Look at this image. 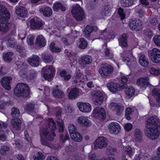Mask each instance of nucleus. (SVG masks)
Returning a JSON list of instances; mask_svg holds the SVG:
<instances>
[{"label":"nucleus","instance_id":"1","mask_svg":"<svg viewBox=\"0 0 160 160\" xmlns=\"http://www.w3.org/2000/svg\"><path fill=\"white\" fill-rule=\"evenodd\" d=\"M48 124L45 127H41L39 130L40 141L42 145L49 147L51 141L53 140L56 135L54 131L56 129L55 123L52 119H49Z\"/></svg>","mask_w":160,"mask_h":160},{"label":"nucleus","instance_id":"2","mask_svg":"<svg viewBox=\"0 0 160 160\" xmlns=\"http://www.w3.org/2000/svg\"><path fill=\"white\" fill-rule=\"evenodd\" d=\"M160 125V120L156 116L149 118L147 121L144 130L145 135L152 140L157 139L159 135Z\"/></svg>","mask_w":160,"mask_h":160},{"label":"nucleus","instance_id":"3","mask_svg":"<svg viewBox=\"0 0 160 160\" xmlns=\"http://www.w3.org/2000/svg\"><path fill=\"white\" fill-rule=\"evenodd\" d=\"M15 95L18 97H28L29 94V89L28 85L23 83L18 84L14 89Z\"/></svg>","mask_w":160,"mask_h":160},{"label":"nucleus","instance_id":"4","mask_svg":"<svg viewBox=\"0 0 160 160\" xmlns=\"http://www.w3.org/2000/svg\"><path fill=\"white\" fill-rule=\"evenodd\" d=\"M71 12L73 16L78 21H81L85 18L83 9L78 4L73 6Z\"/></svg>","mask_w":160,"mask_h":160},{"label":"nucleus","instance_id":"5","mask_svg":"<svg viewBox=\"0 0 160 160\" xmlns=\"http://www.w3.org/2000/svg\"><path fill=\"white\" fill-rule=\"evenodd\" d=\"M113 68L107 64H103L101 65V68L99 69V73L103 78H106L109 76L113 72Z\"/></svg>","mask_w":160,"mask_h":160},{"label":"nucleus","instance_id":"6","mask_svg":"<svg viewBox=\"0 0 160 160\" xmlns=\"http://www.w3.org/2000/svg\"><path fill=\"white\" fill-rule=\"evenodd\" d=\"M42 72H44V78L49 81L53 78V74L55 72V69L51 66H47L42 68Z\"/></svg>","mask_w":160,"mask_h":160},{"label":"nucleus","instance_id":"7","mask_svg":"<svg viewBox=\"0 0 160 160\" xmlns=\"http://www.w3.org/2000/svg\"><path fill=\"white\" fill-rule=\"evenodd\" d=\"M148 56L151 60L154 63L160 62V50L154 48L148 52Z\"/></svg>","mask_w":160,"mask_h":160},{"label":"nucleus","instance_id":"8","mask_svg":"<svg viewBox=\"0 0 160 160\" xmlns=\"http://www.w3.org/2000/svg\"><path fill=\"white\" fill-rule=\"evenodd\" d=\"M91 95L95 99L94 103L96 105H101L103 100L104 97L102 93L98 90H93L91 92Z\"/></svg>","mask_w":160,"mask_h":160},{"label":"nucleus","instance_id":"9","mask_svg":"<svg viewBox=\"0 0 160 160\" xmlns=\"http://www.w3.org/2000/svg\"><path fill=\"white\" fill-rule=\"evenodd\" d=\"M93 115L94 118L103 121L106 118V112L103 108L97 107L93 111Z\"/></svg>","mask_w":160,"mask_h":160},{"label":"nucleus","instance_id":"10","mask_svg":"<svg viewBox=\"0 0 160 160\" xmlns=\"http://www.w3.org/2000/svg\"><path fill=\"white\" fill-rule=\"evenodd\" d=\"M108 140L104 137H99L97 138L94 143V149H102L107 147L108 145Z\"/></svg>","mask_w":160,"mask_h":160},{"label":"nucleus","instance_id":"11","mask_svg":"<svg viewBox=\"0 0 160 160\" xmlns=\"http://www.w3.org/2000/svg\"><path fill=\"white\" fill-rule=\"evenodd\" d=\"M108 128L110 132L115 134H117L121 130L119 125L116 122L110 123L108 125Z\"/></svg>","mask_w":160,"mask_h":160},{"label":"nucleus","instance_id":"12","mask_svg":"<svg viewBox=\"0 0 160 160\" xmlns=\"http://www.w3.org/2000/svg\"><path fill=\"white\" fill-rule=\"evenodd\" d=\"M77 105L80 110L82 112H88L91 110V106L88 103L78 102Z\"/></svg>","mask_w":160,"mask_h":160},{"label":"nucleus","instance_id":"13","mask_svg":"<svg viewBox=\"0 0 160 160\" xmlns=\"http://www.w3.org/2000/svg\"><path fill=\"white\" fill-rule=\"evenodd\" d=\"M12 80L11 77H4L1 79V82L2 86L6 90H9L11 89L10 82Z\"/></svg>","mask_w":160,"mask_h":160},{"label":"nucleus","instance_id":"14","mask_svg":"<svg viewBox=\"0 0 160 160\" xmlns=\"http://www.w3.org/2000/svg\"><path fill=\"white\" fill-rule=\"evenodd\" d=\"M92 62V58L89 55H86L81 57L78 60L79 64L83 67L90 64Z\"/></svg>","mask_w":160,"mask_h":160},{"label":"nucleus","instance_id":"15","mask_svg":"<svg viewBox=\"0 0 160 160\" xmlns=\"http://www.w3.org/2000/svg\"><path fill=\"white\" fill-rule=\"evenodd\" d=\"M16 14L22 18H25L28 15V12L26 8L23 7L19 6L17 7L16 9Z\"/></svg>","mask_w":160,"mask_h":160},{"label":"nucleus","instance_id":"16","mask_svg":"<svg viewBox=\"0 0 160 160\" xmlns=\"http://www.w3.org/2000/svg\"><path fill=\"white\" fill-rule=\"evenodd\" d=\"M58 130L60 132H63L62 133H61L60 136V141L64 143L65 141L68 139L69 138V136L65 132H64V127L63 125L60 124L59 125V128Z\"/></svg>","mask_w":160,"mask_h":160},{"label":"nucleus","instance_id":"17","mask_svg":"<svg viewBox=\"0 0 160 160\" xmlns=\"http://www.w3.org/2000/svg\"><path fill=\"white\" fill-rule=\"evenodd\" d=\"M39 58L37 55H32L28 58V63L33 67H37L40 64Z\"/></svg>","mask_w":160,"mask_h":160},{"label":"nucleus","instance_id":"18","mask_svg":"<svg viewBox=\"0 0 160 160\" xmlns=\"http://www.w3.org/2000/svg\"><path fill=\"white\" fill-rule=\"evenodd\" d=\"M141 22L139 21L136 19H132L129 24V26L130 29L132 31H138L139 30V27L141 26Z\"/></svg>","mask_w":160,"mask_h":160},{"label":"nucleus","instance_id":"19","mask_svg":"<svg viewBox=\"0 0 160 160\" xmlns=\"http://www.w3.org/2000/svg\"><path fill=\"white\" fill-rule=\"evenodd\" d=\"M148 81L149 78L147 77L140 78L137 80V83L138 85H140L141 87L145 88L151 85Z\"/></svg>","mask_w":160,"mask_h":160},{"label":"nucleus","instance_id":"20","mask_svg":"<svg viewBox=\"0 0 160 160\" xmlns=\"http://www.w3.org/2000/svg\"><path fill=\"white\" fill-rule=\"evenodd\" d=\"M152 94L157 101V103L155 105V106L158 107H160V90L155 88L152 90Z\"/></svg>","mask_w":160,"mask_h":160},{"label":"nucleus","instance_id":"21","mask_svg":"<svg viewBox=\"0 0 160 160\" xmlns=\"http://www.w3.org/2000/svg\"><path fill=\"white\" fill-rule=\"evenodd\" d=\"M79 93V91L78 88H72L69 93V98L71 99H75L78 97Z\"/></svg>","mask_w":160,"mask_h":160},{"label":"nucleus","instance_id":"22","mask_svg":"<svg viewBox=\"0 0 160 160\" xmlns=\"http://www.w3.org/2000/svg\"><path fill=\"white\" fill-rule=\"evenodd\" d=\"M97 30V28L95 26L92 27L90 25H88L84 31V33L85 36L87 38L89 37L91 35V33L93 31L96 32Z\"/></svg>","mask_w":160,"mask_h":160},{"label":"nucleus","instance_id":"23","mask_svg":"<svg viewBox=\"0 0 160 160\" xmlns=\"http://www.w3.org/2000/svg\"><path fill=\"white\" fill-rule=\"evenodd\" d=\"M0 16L7 18H9L10 17V14L7 8L1 4H0Z\"/></svg>","mask_w":160,"mask_h":160},{"label":"nucleus","instance_id":"24","mask_svg":"<svg viewBox=\"0 0 160 160\" xmlns=\"http://www.w3.org/2000/svg\"><path fill=\"white\" fill-rule=\"evenodd\" d=\"M0 16L7 18H9L10 17V14L7 8L1 4H0Z\"/></svg>","mask_w":160,"mask_h":160},{"label":"nucleus","instance_id":"25","mask_svg":"<svg viewBox=\"0 0 160 160\" xmlns=\"http://www.w3.org/2000/svg\"><path fill=\"white\" fill-rule=\"evenodd\" d=\"M111 105L114 108L117 115H121L124 111V107L122 105H119L115 103H112L111 104Z\"/></svg>","mask_w":160,"mask_h":160},{"label":"nucleus","instance_id":"26","mask_svg":"<svg viewBox=\"0 0 160 160\" xmlns=\"http://www.w3.org/2000/svg\"><path fill=\"white\" fill-rule=\"evenodd\" d=\"M25 111L29 114L32 115L33 112H36L38 110L35 108L34 104L32 103H29L24 108Z\"/></svg>","mask_w":160,"mask_h":160},{"label":"nucleus","instance_id":"27","mask_svg":"<svg viewBox=\"0 0 160 160\" xmlns=\"http://www.w3.org/2000/svg\"><path fill=\"white\" fill-rule=\"evenodd\" d=\"M107 87L109 90L113 93H115L118 90L119 85L113 82H111L107 84Z\"/></svg>","mask_w":160,"mask_h":160},{"label":"nucleus","instance_id":"28","mask_svg":"<svg viewBox=\"0 0 160 160\" xmlns=\"http://www.w3.org/2000/svg\"><path fill=\"white\" fill-rule=\"evenodd\" d=\"M30 22L32 28L33 29H38L40 28L42 25V23L41 21L35 20L33 18L30 20Z\"/></svg>","mask_w":160,"mask_h":160},{"label":"nucleus","instance_id":"29","mask_svg":"<svg viewBox=\"0 0 160 160\" xmlns=\"http://www.w3.org/2000/svg\"><path fill=\"white\" fill-rule=\"evenodd\" d=\"M77 120L78 123L84 126L89 127L91 125L90 121L85 117H80L78 118Z\"/></svg>","mask_w":160,"mask_h":160},{"label":"nucleus","instance_id":"30","mask_svg":"<svg viewBox=\"0 0 160 160\" xmlns=\"http://www.w3.org/2000/svg\"><path fill=\"white\" fill-rule=\"evenodd\" d=\"M139 61L140 64L143 67H146L149 64L148 59L143 54L140 57Z\"/></svg>","mask_w":160,"mask_h":160},{"label":"nucleus","instance_id":"31","mask_svg":"<svg viewBox=\"0 0 160 160\" xmlns=\"http://www.w3.org/2000/svg\"><path fill=\"white\" fill-rule=\"evenodd\" d=\"M128 38V36L126 34H123L119 39V45L122 47H125L128 46L127 42Z\"/></svg>","mask_w":160,"mask_h":160},{"label":"nucleus","instance_id":"32","mask_svg":"<svg viewBox=\"0 0 160 160\" xmlns=\"http://www.w3.org/2000/svg\"><path fill=\"white\" fill-rule=\"evenodd\" d=\"M52 94L53 96L57 98H62L65 96L64 92L57 88L53 89Z\"/></svg>","mask_w":160,"mask_h":160},{"label":"nucleus","instance_id":"33","mask_svg":"<svg viewBox=\"0 0 160 160\" xmlns=\"http://www.w3.org/2000/svg\"><path fill=\"white\" fill-rule=\"evenodd\" d=\"M13 128L16 130H19L21 128V120L17 118H15L12 119L11 121Z\"/></svg>","mask_w":160,"mask_h":160},{"label":"nucleus","instance_id":"34","mask_svg":"<svg viewBox=\"0 0 160 160\" xmlns=\"http://www.w3.org/2000/svg\"><path fill=\"white\" fill-rule=\"evenodd\" d=\"M46 43V40L42 35L38 36L37 38L36 44L40 47H44Z\"/></svg>","mask_w":160,"mask_h":160},{"label":"nucleus","instance_id":"35","mask_svg":"<svg viewBox=\"0 0 160 160\" xmlns=\"http://www.w3.org/2000/svg\"><path fill=\"white\" fill-rule=\"evenodd\" d=\"M42 58L43 61L46 63H50L53 59V57L51 55L46 53L42 54Z\"/></svg>","mask_w":160,"mask_h":160},{"label":"nucleus","instance_id":"36","mask_svg":"<svg viewBox=\"0 0 160 160\" xmlns=\"http://www.w3.org/2000/svg\"><path fill=\"white\" fill-rule=\"evenodd\" d=\"M39 11L42 13L44 16L47 17L50 16L52 13L51 8L48 7H47L44 9L41 8L39 9Z\"/></svg>","mask_w":160,"mask_h":160},{"label":"nucleus","instance_id":"37","mask_svg":"<svg viewBox=\"0 0 160 160\" xmlns=\"http://www.w3.org/2000/svg\"><path fill=\"white\" fill-rule=\"evenodd\" d=\"M72 139L76 142H80L82 140V137L80 134L77 132H75L71 134L70 136Z\"/></svg>","mask_w":160,"mask_h":160},{"label":"nucleus","instance_id":"38","mask_svg":"<svg viewBox=\"0 0 160 160\" xmlns=\"http://www.w3.org/2000/svg\"><path fill=\"white\" fill-rule=\"evenodd\" d=\"M134 136L135 140L138 142H139L142 138V132L139 128H137L134 131Z\"/></svg>","mask_w":160,"mask_h":160},{"label":"nucleus","instance_id":"39","mask_svg":"<svg viewBox=\"0 0 160 160\" xmlns=\"http://www.w3.org/2000/svg\"><path fill=\"white\" fill-rule=\"evenodd\" d=\"M53 8L54 10L56 11H57L59 10H61L62 11L64 12L66 10L65 7L59 2L55 3L53 4Z\"/></svg>","mask_w":160,"mask_h":160},{"label":"nucleus","instance_id":"40","mask_svg":"<svg viewBox=\"0 0 160 160\" xmlns=\"http://www.w3.org/2000/svg\"><path fill=\"white\" fill-rule=\"evenodd\" d=\"M123 150L125 151L126 154H127L130 158L132 157L133 152L132 148L129 146H127L126 147H123Z\"/></svg>","mask_w":160,"mask_h":160},{"label":"nucleus","instance_id":"41","mask_svg":"<svg viewBox=\"0 0 160 160\" xmlns=\"http://www.w3.org/2000/svg\"><path fill=\"white\" fill-rule=\"evenodd\" d=\"M125 92L126 95L128 97V98H130L134 95L135 90L133 88L131 87L126 88Z\"/></svg>","mask_w":160,"mask_h":160},{"label":"nucleus","instance_id":"42","mask_svg":"<svg viewBox=\"0 0 160 160\" xmlns=\"http://www.w3.org/2000/svg\"><path fill=\"white\" fill-rule=\"evenodd\" d=\"M120 2L122 6L125 7H129L133 4V0H121Z\"/></svg>","mask_w":160,"mask_h":160},{"label":"nucleus","instance_id":"43","mask_svg":"<svg viewBox=\"0 0 160 160\" xmlns=\"http://www.w3.org/2000/svg\"><path fill=\"white\" fill-rule=\"evenodd\" d=\"M107 152L108 155H114L116 153H117V150L115 148L108 146L107 148Z\"/></svg>","mask_w":160,"mask_h":160},{"label":"nucleus","instance_id":"44","mask_svg":"<svg viewBox=\"0 0 160 160\" xmlns=\"http://www.w3.org/2000/svg\"><path fill=\"white\" fill-rule=\"evenodd\" d=\"M149 71L151 74L154 76H158L160 74V70L153 67L150 68Z\"/></svg>","mask_w":160,"mask_h":160},{"label":"nucleus","instance_id":"45","mask_svg":"<svg viewBox=\"0 0 160 160\" xmlns=\"http://www.w3.org/2000/svg\"><path fill=\"white\" fill-rule=\"evenodd\" d=\"M11 110V115L13 117L17 118V117H19L20 116V112L17 108H12Z\"/></svg>","mask_w":160,"mask_h":160},{"label":"nucleus","instance_id":"46","mask_svg":"<svg viewBox=\"0 0 160 160\" xmlns=\"http://www.w3.org/2000/svg\"><path fill=\"white\" fill-rule=\"evenodd\" d=\"M55 44L54 42H52L49 46V48L52 52H59L61 49L55 46Z\"/></svg>","mask_w":160,"mask_h":160},{"label":"nucleus","instance_id":"47","mask_svg":"<svg viewBox=\"0 0 160 160\" xmlns=\"http://www.w3.org/2000/svg\"><path fill=\"white\" fill-rule=\"evenodd\" d=\"M12 53L11 52H7L3 54V58L4 60L7 62H10L12 59Z\"/></svg>","mask_w":160,"mask_h":160},{"label":"nucleus","instance_id":"48","mask_svg":"<svg viewBox=\"0 0 160 160\" xmlns=\"http://www.w3.org/2000/svg\"><path fill=\"white\" fill-rule=\"evenodd\" d=\"M17 50L20 54V55L23 57H25L26 55V50L24 48L18 45L17 47Z\"/></svg>","mask_w":160,"mask_h":160},{"label":"nucleus","instance_id":"49","mask_svg":"<svg viewBox=\"0 0 160 160\" xmlns=\"http://www.w3.org/2000/svg\"><path fill=\"white\" fill-rule=\"evenodd\" d=\"M80 43L79 48L81 49L85 48L88 45V43L86 40L83 38H81L80 39Z\"/></svg>","mask_w":160,"mask_h":160},{"label":"nucleus","instance_id":"50","mask_svg":"<svg viewBox=\"0 0 160 160\" xmlns=\"http://www.w3.org/2000/svg\"><path fill=\"white\" fill-rule=\"evenodd\" d=\"M44 155L41 152H38L35 156L33 157L34 160H43L45 159Z\"/></svg>","mask_w":160,"mask_h":160},{"label":"nucleus","instance_id":"51","mask_svg":"<svg viewBox=\"0 0 160 160\" xmlns=\"http://www.w3.org/2000/svg\"><path fill=\"white\" fill-rule=\"evenodd\" d=\"M11 25L10 23H7L4 26L2 25L1 31L4 32H7L10 28Z\"/></svg>","mask_w":160,"mask_h":160},{"label":"nucleus","instance_id":"52","mask_svg":"<svg viewBox=\"0 0 160 160\" xmlns=\"http://www.w3.org/2000/svg\"><path fill=\"white\" fill-rule=\"evenodd\" d=\"M153 41L155 45L157 46H160V35H156L153 38Z\"/></svg>","mask_w":160,"mask_h":160},{"label":"nucleus","instance_id":"53","mask_svg":"<svg viewBox=\"0 0 160 160\" xmlns=\"http://www.w3.org/2000/svg\"><path fill=\"white\" fill-rule=\"evenodd\" d=\"M153 34L152 31L149 29H147L144 30V35L149 38H151L152 37Z\"/></svg>","mask_w":160,"mask_h":160},{"label":"nucleus","instance_id":"54","mask_svg":"<svg viewBox=\"0 0 160 160\" xmlns=\"http://www.w3.org/2000/svg\"><path fill=\"white\" fill-rule=\"evenodd\" d=\"M128 81V78L125 76H122L121 78V82L123 86H122L121 87L122 88H127V85L126 84L127 82Z\"/></svg>","mask_w":160,"mask_h":160},{"label":"nucleus","instance_id":"55","mask_svg":"<svg viewBox=\"0 0 160 160\" xmlns=\"http://www.w3.org/2000/svg\"><path fill=\"white\" fill-rule=\"evenodd\" d=\"M110 8V7L109 5L105 6L102 14L103 16H106L109 13Z\"/></svg>","mask_w":160,"mask_h":160},{"label":"nucleus","instance_id":"56","mask_svg":"<svg viewBox=\"0 0 160 160\" xmlns=\"http://www.w3.org/2000/svg\"><path fill=\"white\" fill-rule=\"evenodd\" d=\"M10 149L8 146L5 145L2 146L0 149V153L2 155H4L6 152L8 151Z\"/></svg>","mask_w":160,"mask_h":160},{"label":"nucleus","instance_id":"57","mask_svg":"<svg viewBox=\"0 0 160 160\" xmlns=\"http://www.w3.org/2000/svg\"><path fill=\"white\" fill-rule=\"evenodd\" d=\"M132 112V110L129 107L127 108L125 111V116L127 119L130 120L131 119L130 115Z\"/></svg>","mask_w":160,"mask_h":160},{"label":"nucleus","instance_id":"58","mask_svg":"<svg viewBox=\"0 0 160 160\" xmlns=\"http://www.w3.org/2000/svg\"><path fill=\"white\" fill-rule=\"evenodd\" d=\"M16 43L15 41V40L13 38H9L7 43V45H8L9 47H13L16 45Z\"/></svg>","mask_w":160,"mask_h":160},{"label":"nucleus","instance_id":"59","mask_svg":"<svg viewBox=\"0 0 160 160\" xmlns=\"http://www.w3.org/2000/svg\"><path fill=\"white\" fill-rule=\"evenodd\" d=\"M34 37L32 35H30L28 37L27 39V42L30 45H32L33 44V41Z\"/></svg>","mask_w":160,"mask_h":160},{"label":"nucleus","instance_id":"60","mask_svg":"<svg viewBox=\"0 0 160 160\" xmlns=\"http://www.w3.org/2000/svg\"><path fill=\"white\" fill-rule=\"evenodd\" d=\"M29 77L32 79H35L37 75V73L33 70H31L29 73Z\"/></svg>","mask_w":160,"mask_h":160},{"label":"nucleus","instance_id":"61","mask_svg":"<svg viewBox=\"0 0 160 160\" xmlns=\"http://www.w3.org/2000/svg\"><path fill=\"white\" fill-rule=\"evenodd\" d=\"M68 130L69 132L70 135L72 133H73L75 132L76 128L73 124H70L68 127Z\"/></svg>","mask_w":160,"mask_h":160},{"label":"nucleus","instance_id":"62","mask_svg":"<svg viewBox=\"0 0 160 160\" xmlns=\"http://www.w3.org/2000/svg\"><path fill=\"white\" fill-rule=\"evenodd\" d=\"M118 13L121 19H122L125 18V15L124 13V10L122 8H120L118 9Z\"/></svg>","mask_w":160,"mask_h":160},{"label":"nucleus","instance_id":"63","mask_svg":"<svg viewBox=\"0 0 160 160\" xmlns=\"http://www.w3.org/2000/svg\"><path fill=\"white\" fill-rule=\"evenodd\" d=\"M62 40L63 43L67 46L70 45L72 43V42L70 41L69 38H62Z\"/></svg>","mask_w":160,"mask_h":160},{"label":"nucleus","instance_id":"64","mask_svg":"<svg viewBox=\"0 0 160 160\" xmlns=\"http://www.w3.org/2000/svg\"><path fill=\"white\" fill-rule=\"evenodd\" d=\"M137 12L140 18L143 17L145 14V11L143 8L138 9Z\"/></svg>","mask_w":160,"mask_h":160}]
</instances>
